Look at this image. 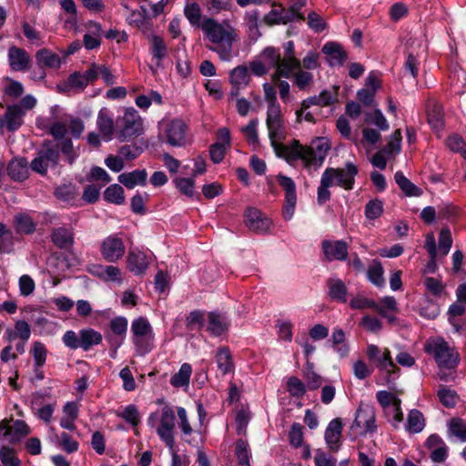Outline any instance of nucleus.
Returning <instances> with one entry per match:
<instances>
[{
    "instance_id": "obj_56",
    "label": "nucleus",
    "mask_w": 466,
    "mask_h": 466,
    "mask_svg": "<svg viewBox=\"0 0 466 466\" xmlns=\"http://www.w3.org/2000/svg\"><path fill=\"white\" fill-rule=\"evenodd\" d=\"M249 76L246 66H238L230 72L231 85L246 86L248 83Z\"/></svg>"
},
{
    "instance_id": "obj_55",
    "label": "nucleus",
    "mask_w": 466,
    "mask_h": 466,
    "mask_svg": "<svg viewBox=\"0 0 466 466\" xmlns=\"http://www.w3.org/2000/svg\"><path fill=\"white\" fill-rule=\"evenodd\" d=\"M176 187L188 198L195 197V180L190 177H177L174 179Z\"/></svg>"
},
{
    "instance_id": "obj_30",
    "label": "nucleus",
    "mask_w": 466,
    "mask_h": 466,
    "mask_svg": "<svg viewBox=\"0 0 466 466\" xmlns=\"http://www.w3.org/2000/svg\"><path fill=\"white\" fill-rule=\"evenodd\" d=\"M52 242L61 249H68L74 244V235L66 228H54L51 233Z\"/></svg>"
},
{
    "instance_id": "obj_34",
    "label": "nucleus",
    "mask_w": 466,
    "mask_h": 466,
    "mask_svg": "<svg viewBox=\"0 0 466 466\" xmlns=\"http://www.w3.org/2000/svg\"><path fill=\"white\" fill-rule=\"evenodd\" d=\"M218 370L223 374H228L234 370L232 355L228 347H220L215 355Z\"/></svg>"
},
{
    "instance_id": "obj_26",
    "label": "nucleus",
    "mask_w": 466,
    "mask_h": 466,
    "mask_svg": "<svg viewBox=\"0 0 466 466\" xmlns=\"http://www.w3.org/2000/svg\"><path fill=\"white\" fill-rule=\"evenodd\" d=\"M328 295L332 301L346 303L348 300V288L339 278H329L326 281Z\"/></svg>"
},
{
    "instance_id": "obj_15",
    "label": "nucleus",
    "mask_w": 466,
    "mask_h": 466,
    "mask_svg": "<svg viewBox=\"0 0 466 466\" xmlns=\"http://www.w3.org/2000/svg\"><path fill=\"white\" fill-rule=\"evenodd\" d=\"M245 224L252 231L264 234L267 233L272 221L256 208H248L245 211Z\"/></svg>"
},
{
    "instance_id": "obj_46",
    "label": "nucleus",
    "mask_w": 466,
    "mask_h": 466,
    "mask_svg": "<svg viewBox=\"0 0 466 466\" xmlns=\"http://www.w3.org/2000/svg\"><path fill=\"white\" fill-rule=\"evenodd\" d=\"M184 15L192 26L201 27L202 13L198 3L187 4L184 8Z\"/></svg>"
},
{
    "instance_id": "obj_12",
    "label": "nucleus",
    "mask_w": 466,
    "mask_h": 466,
    "mask_svg": "<svg viewBox=\"0 0 466 466\" xmlns=\"http://www.w3.org/2000/svg\"><path fill=\"white\" fill-rule=\"evenodd\" d=\"M277 181L285 191V204L282 208L283 218L289 220L293 217L297 205L296 184L291 177L282 174L277 176Z\"/></svg>"
},
{
    "instance_id": "obj_47",
    "label": "nucleus",
    "mask_w": 466,
    "mask_h": 466,
    "mask_svg": "<svg viewBox=\"0 0 466 466\" xmlns=\"http://www.w3.org/2000/svg\"><path fill=\"white\" fill-rule=\"evenodd\" d=\"M205 326V312L202 310H192L186 318V327L188 330H200Z\"/></svg>"
},
{
    "instance_id": "obj_14",
    "label": "nucleus",
    "mask_w": 466,
    "mask_h": 466,
    "mask_svg": "<svg viewBox=\"0 0 466 466\" xmlns=\"http://www.w3.org/2000/svg\"><path fill=\"white\" fill-rule=\"evenodd\" d=\"M35 60L39 69L33 77L39 80L46 77L45 68H59L61 65L59 56L47 48L39 49L35 53Z\"/></svg>"
},
{
    "instance_id": "obj_16",
    "label": "nucleus",
    "mask_w": 466,
    "mask_h": 466,
    "mask_svg": "<svg viewBox=\"0 0 466 466\" xmlns=\"http://www.w3.org/2000/svg\"><path fill=\"white\" fill-rule=\"evenodd\" d=\"M7 60L11 70L15 72H25L29 70L31 57L24 48L12 46L8 49Z\"/></svg>"
},
{
    "instance_id": "obj_48",
    "label": "nucleus",
    "mask_w": 466,
    "mask_h": 466,
    "mask_svg": "<svg viewBox=\"0 0 466 466\" xmlns=\"http://www.w3.org/2000/svg\"><path fill=\"white\" fill-rule=\"evenodd\" d=\"M116 414L117 417L129 423L133 428H136L140 422V415L138 410L134 404L126 406L123 410L116 411Z\"/></svg>"
},
{
    "instance_id": "obj_1",
    "label": "nucleus",
    "mask_w": 466,
    "mask_h": 466,
    "mask_svg": "<svg viewBox=\"0 0 466 466\" xmlns=\"http://www.w3.org/2000/svg\"><path fill=\"white\" fill-rule=\"evenodd\" d=\"M266 124L276 154L289 165L295 166L301 161L303 168L309 172L317 171L323 165L331 147L328 137H317L309 146H304L297 139L286 145L280 143L286 136L280 105L268 106Z\"/></svg>"
},
{
    "instance_id": "obj_21",
    "label": "nucleus",
    "mask_w": 466,
    "mask_h": 466,
    "mask_svg": "<svg viewBox=\"0 0 466 466\" xmlns=\"http://www.w3.org/2000/svg\"><path fill=\"white\" fill-rule=\"evenodd\" d=\"M96 127L104 140L110 141L113 139L116 123L111 111L107 107H102L99 110L96 117Z\"/></svg>"
},
{
    "instance_id": "obj_54",
    "label": "nucleus",
    "mask_w": 466,
    "mask_h": 466,
    "mask_svg": "<svg viewBox=\"0 0 466 466\" xmlns=\"http://www.w3.org/2000/svg\"><path fill=\"white\" fill-rule=\"evenodd\" d=\"M287 390L289 393L295 398H301L307 391L306 385L295 376L288 379Z\"/></svg>"
},
{
    "instance_id": "obj_59",
    "label": "nucleus",
    "mask_w": 466,
    "mask_h": 466,
    "mask_svg": "<svg viewBox=\"0 0 466 466\" xmlns=\"http://www.w3.org/2000/svg\"><path fill=\"white\" fill-rule=\"evenodd\" d=\"M452 246V238L448 227L441 229L439 234V250L443 256H446Z\"/></svg>"
},
{
    "instance_id": "obj_39",
    "label": "nucleus",
    "mask_w": 466,
    "mask_h": 466,
    "mask_svg": "<svg viewBox=\"0 0 466 466\" xmlns=\"http://www.w3.org/2000/svg\"><path fill=\"white\" fill-rule=\"evenodd\" d=\"M54 195L60 201L73 203L77 197V189L73 183L62 184L56 187Z\"/></svg>"
},
{
    "instance_id": "obj_42",
    "label": "nucleus",
    "mask_w": 466,
    "mask_h": 466,
    "mask_svg": "<svg viewBox=\"0 0 466 466\" xmlns=\"http://www.w3.org/2000/svg\"><path fill=\"white\" fill-rule=\"evenodd\" d=\"M424 427L425 420L422 413L416 409L411 410L408 414L406 430L410 433H419Z\"/></svg>"
},
{
    "instance_id": "obj_29",
    "label": "nucleus",
    "mask_w": 466,
    "mask_h": 466,
    "mask_svg": "<svg viewBox=\"0 0 466 466\" xmlns=\"http://www.w3.org/2000/svg\"><path fill=\"white\" fill-rule=\"evenodd\" d=\"M7 174L13 180H25L29 176L27 160L25 157L11 160L7 167Z\"/></svg>"
},
{
    "instance_id": "obj_37",
    "label": "nucleus",
    "mask_w": 466,
    "mask_h": 466,
    "mask_svg": "<svg viewBox=\"0 0 466 466\" xmlns=\"http://www.w3.org/2000/svg\"><path fill=\"white\" fill-rule=\"evenodd\" d=\"M15 230L18 234L31 235L35 231L36 225L27 214H17L14 218Z\"/></svg>"
},
{
    "instance_id": "obj_23",
    "label": "nucleus",
    "mask_w": 466,
    "mask_h": 466,
    "mask_svg": "<svg viewBox=\"0 0 466 466\" xmlns=\"http://www.w3.org/2000/svg\"><path fill=\"white\" fill-rule=\"evenodd\" d=\"M127 264L130 272L136 276H140L145 274L149 260L144 252L137 249H131L127 258Z\"/></svg>"
},
{
    "instance_id": "obj_63",
    "label": "nucleus",
    "mask_w": 466,
    "mask_h": 466,
    "mask_svg": "<svg viewBox=\"0 0 466 466\" xmlns=\"http://www.w3.org/2000/svg\"><path fill=\"white\" fill-rule=\"evenodd\" d=\"M32 352L35 368L39 369L43 367L46 363L47 354L46 346L40 341H35L33 345Z\"/></svg>"
},
{
    "instance_id": "obj_53",
    "label": "nucleus",
    "mask_w": 466,
    "mask_h": 466,
    "mask_svg": "<svg viewBox=\"0 0 466 466\" xmlns=\"http://www.w3.org/2000/svg\"><path fill=\"white\" fill-rule=\"evenodd\" d=\"M376 399L387 417H390V408L395 404V400H400L393 393L387 390L378 391L376 393Z\"/></svg>"
},
{
    "instance_id": "obj_43",
    "label": "nucleus",
    "mask_w": 466,
    "mask_h": 466,
    "mask_svg": "<svg viewBox=\"0 0 466 466\" xmlns=\"http://www.w3.org/2000/svg\"><path fill=\"white\" fill-rule=\"evenodd\" d=\"M130 331L131 337L150 336V334H154L151 324L144 317L137 318L132 321Z\"/></svg>"
},
{
    "instance_id": "obj_40",
    "label": "nucleus",
    "mask_w": 466,
    "mask_h": 466,
    "mask_svg": "<svg viewBox=\"0 0 466 466\" xmlns=\"http://www.w3.org/2000/svg\"><path fill=\"white\" fill-rule=\"evenodd\" d=\"M383 274L384 269L381 263L379 260L374 259L367 270L368 279L376 287L382 288L385 285Z\"/></svg>"
},
{
    "instance_id": "obj_31",
    "label": "nucleus",
    "mask_w": 466,
    "mask_h": 466,
    "mask_svg": "<svg viewBox=\"0 0 466 466\" xmlns=\"http://www.w3.org/2000/svg\"><path fill=\"white\" fill-rule=\"evenodd\" d=\"M374 362L378 369L387 373L388 383L392 380V375L400 370L399 367L393 362L390 351L388 349H385Z\"/></svg>"
},
{
    "instance_id": "obj_9",
    "label": "nucleus",
    "mask_w": 466,
    "mask_h": 466,
    "mask_svg": "<svg viewBox=\"0 0 466 466\" xmlns=\"http://www.w3.org/2000/svg\"><path fill=\"white\" fill-rule=\"evenodd\" d=\"M159 420V425L157 428V433L170 450H174V430L176 421L174 409L170 406L163 407Z\"/></svg>"
},
{
    "instance_id": "obj_6",
    "label": "nucleus",
    "mask_w": 466,
    "mask_h": 466,
    "mask_svg": "<svg viewBox=\"0 0 466 466\" xmlns=\"http://www.w3.org/2000/svg\"><path fill=\"white\" fill-rule=\"evenodd\" d=\"M102 340V334L92 328L82 329L78 333L74 330H66L62 337L64 345L72 350L82 349L84 351H88L93 347L99 345Z\"/></svg>"
},
{
    "instance_id": "obj_8",
    "label": "nucleus",
    "mask_w": 466,
    "mask_h": 466,
    "mask_svg": "<svg viewBox=\"0 0 466 466\" xmlns=\"http://www.w3.org/2000/svg\"><path fill=\"white\" fill-rule=\"evenodd\" d=\"M160 137L175 147H185L187 143L188 127L180 118L163 122L160 126Z\"/></svg>"
},
{
    "instance_id": "obj_27",
    "label": "nucleus",
    "mask_w": 466,
    "mask_h": 466,
    "mask_svg": "<svg viewBox=\"0 0 466 466\" xmlns=\"http://www.w3.org/2000/svg\"><path fill=\"white\" fill-rule=\"evenodd\" d=\"M149 41V51L154 60H156V66H161L162 60L168 55L167 46L163 37L157 35H152L148 37Z\"/></svg>"
},
{
    "instance_id": "obj_20",
    "label": "nucleus",
    "mask_w": 466,
    "mask_h": 466,
    "mask_svg": "<svg viewBox=\"0 0 466 466\" xmlns=\"http://www.w3.org/2000/svg\"><path fill=\"white\" fill-rule=\"evenodd\" d=\"M4 431V436L8 437V441L11 443L20 441L23 437L30 432L28 425L21 420H15L12 426L8 424V421L2 420L0 422V431Z\"/></svg>"
},
{
    "instance_id": "obj_28",
    "label": "nucleus",
    "mask_w": 466,
    "mask_h": 466,
    "mask_svg": "<svg viewBox=\"0 0 466 466\" xmlns=\"http://www.w3.org/2000/svg\"><path fill=\"white\" fill-rule=\"evenodd\" d=\"M24 111L19 105H11L6 107L4 121L8 131H16L23 124Z\"/></svg>"
},
{
    "instance_id": "obj_49",
    "label": "nucleus",
    "mask_w": 466,
    "mask_h": 466,
    "mask_svg": "<svg viewBox=\"0 0 466 466\" xmlns=\"http://www.w3.org/2000/svg\"><path fill=\"white\" fill-rule=\"evenodd\" d=\"M258 19L259 12L258 10L247 12L245 15V22L248 34L254 39H258L261 35L258 29Z\"/></svg>"
},
{
    "instance_id": "obj_60",
    "label": "nucleus",
    "mask_w": 466,
    "mask_h": 466,
    "mask_svg": "<svg viewBox=\"0 0 466 466\" xmlns=\"http://www.w3.org/2000/svg\"><path fill=\"white\" fill-rule=\"evenodd\" d=\"M383 204L380 199L370 200L365 206V216L368 219L374 220L381 216Z\"/></svg>"
},
{
    "instance_id": "obj_32",
    "label": "nucleus",
    "mask_w": 466,
    "mask_h": 466,
    "mask_svg": "<svg viewBox=\"0 0 466 466\" xmlns=\"http://www.w3.org/2000/svg\"><path fill=\"white\" fill-rule=\"evenodd\" d=\"M147 174L146 170L136 169L132 172L123 173L118 176V181L127 188H133L137 185H145Z\"/></svg>"
},
{
    "instance_id": "obj_4",
    "label": "nucleus",
    "mask_w": 466,
    "mask_h": 466,
    "mask_svg": "<svg viewBox=\"0 0 466 466\" xmlns=\"http://www.w3.org/2000/svg\"><path fill=\"white\" fill-rule=\"evenodd\" d=\"M359 173L358 167L352 162H347L344 168L327 167L321 175L320 183L317 189V202L323 206L330 200L329 188L337 186L345 190H352L355 184V177Z\"/></svg>"
},
{
    "instance_id": "obj_25",
    "label": "nucleus",
    "mask_w": 466,
    "mask_h": 466,
    "mask_svg": "<svg viewBox=\"0 0 466 466\" xmlns=\"http://www.w3.org/2000/svg\"><path fill=\"white\" fill-rule=\"evenodd\" d=\"M342 422L339 418L333 419L325 431V441L332 451H338L340 447Z\"/></svg>"
},
{
    "instance_id": "obj_11",
    "label": "nucleus",
    "mask_w": 466,
    "mask_h": 466,
    "mask_svg": "<svg viewBox=\"0 0 466 466\" xmlns=\"http://www.w3.org/2000/svg\"><path fill=\"white\" fill-rule=\"evenodd\" d=\"M125 253L126 246L117 234L109 235L102 240L100 254L106 261L115 263L121 259Z\"/></svg>"
},
{
    "instance_id": "obj_17",
    "label": "nucleus",
    "mask_w": 466,
    "mask_h": 466,
    "mask_svg": "<svg viewBox=\"0 0 466 466\" xmlns=\"http://www.w3.org/2000/svg\"><path fill=\"white\" fill-rule=\"evenodd\" d=\"M321 248L328 261H344L348 258L349 245L343 240L325 239L321 242Z\"/></svg>"
},
{
    "instance_id": "obj_33",
    "label": "nucleus",
    "mask_w": 466,
    "mask_h": 466,
    "mask_svg": "<svg viewBox=\"0 0 466 466\" xmlns=\"http://www.w3.org/2000/svg\"><path fill=\"white\" fill-rule=\"evenodd\" d=\"M87 86L86 81L82 76L81 72H74L70 74L63 85H58L57 88L60 92H68L74 90L82 92Z\"/></svg>"
},
{
    "instance_id": "obj_64",
    "label": "nucleus",
    "mask_w": 466,
    "mask_h": 466,
    "mask_svg": "<svg viewBox=\"0 0 466 466\" xmlns=\"http://www.w3.org/2000/svg\"><path fill=\"white\" fill-rule=\"evenodd\" d=\"M0 460L4 466H21L19 459L12 448L3 446L0 450Z\"/></svg>"
},
{
    "instance_id": "obj_51",
    "label": "nucleus",
    "mask_w": 466,
    "mask_h": 466,
    "mask_svg": "<svg viewBox=\"0 0 466 466\" xmlns=\"http://www.w3.org/2000/svg\"><path fill=\"white\" fill-rule=\"evenodd\" d=\"M104 198L110 203L121 205L125 201L124 189L121 186L113 184L105 190Z\"/></svg>"
},
{
    "instance_id": "obj_45",
    "label": "nucleus",
    "mask_w": 466,
    "mask_h": 466,
    "mask_svg": "<svg viewBox=\"0 0 466 466\" xmlns=\"http://www.w3.org/2000/svg\"><path fill=\"white\" fill-rule=\"evenodd\" d=\"M304 379L306 380V387L309 390L319 389L322 383V378L314 370V364L307 361L304 370Z\"/></svg>"
},
{
    "instance_id": "obj_13",
    "label": "nucleus",
    "mask_w": 466,
    "mask_h": 466,
    "mask_svg": "<svg viewBox=\"0 0 466 466\" xmlns=\"http://www.w3.org/2000/svg\"><path fill=\"white\" fill-rule=\"evenodd\" d=\"M59 152L56 147H46L38 151L30 167L33 171L46 175L48 167H55L58 164Z\"/></svg>"
},
{
    "instance_id": "obj_38",
    "label": "nucleus",
    "mask_w": 466,
    "mask_h": 466,
    "mask_svg": "<svg viewBox=\"0 0 466 466\" xmlns=\"http://www.w3.org/2000/svg\"><path fill=\"white\" fill-rule=\"evenodd\" d=\"M449 437H455L461 441H466V421L459 417L451 418L447 423Z\"/></svg>"
},
{
    "instance_id": "obj_18",
    "label": "nucleus",
    "mask_w": 466,
    "mask_h": 466,
    "mask_svg": "<svg viewBox=\"0 0 466 466\" xmlns=\"http://www.w3.org/2000/svg\"><path fill=\"white\" fill-rule=\"evenodd\" d=\"M128 321L123 316H118L110 320L109 328L113 336H109L108 341L111 348L116 350L124 342L127 331Z\"/></svg>"
},
{
    "instance_id": "obj_24",
    "label": "nucleus",
    "mask_w": 466,
    "mask_h": 466,
    "mask_svg": "<svg viewBox=\"0 0 466 466\" xmlns=\"http://www.w3.org/2000/svg\"><path fill=\"white\" fill-rule=\"evenodd\" d=\"M426 115L429 125L435 130L444 127V112L442 106L435 100L429 99L426 103Z\"/></svg>"
},
{
    "instance_id": "obj_61",
    "label": "nucleus",
    "mask_w": 466,
    "mask_h": 466,
    "mask_svg": "<svg viewBox=\"0 0 466 466\" xmlns=\"http://www.w3.org/2000/svg\"><path fill=\"white\" fill-rule=\"evenodd\" d=\"M423 285L425 286L426 290L435 297L441 296L445 289L441 280L433 277L424 278Z\"/></svg>"
},
{
    "instance_id": "obj_44",
    "label": "nucleus",
    "mask_w": 466,
    "mask_h": 466,
    "mask_svg": "<svg viewBox=\"0 0 466 466\" xmlns=\"http://www.w3.org/2000/svg\"><path fill=\"white\" fill-rule=\"evenodd\" d=\"M131 339L138 355H146L154 349L155 333L150 336L131 337Z\"/></svg>"
},
{
    "instance_id": "obj_2",
    "label": "nucleus",
    "mask_w": 466,
    "mask_h": 466,
    "mask_svg": "<svg viewBox=\"0 0 466 466\" xmlns=\"http://www.w3.org/2000/svg\"><path fill=\"white\" fill-rule=\"evenodd\" d=\"M281 48L282 52L273 46H268L263 50V56L269 66L276 69L277 78L283 76L285 79H292L299 90H306L313 83V74L301 69V61L296 56L295 44L292 40L285 42Z\"/></svg>"
},
{
    "instance_id": "obj_35",
    "label": "nucleus",
    "mask_w": 466,
    "mask_h": 466,
    "mask_svg": "<svg viewBox=\"0 0 466 466\" xmlns=\"http://www.w3.org/2000/svg\"><path fill=\"white\" fill-rule=\"evenodd\" d=\"M394 179L396 184L407 197H420L422 195V189L407 178L403 172L397 171L394 175Z\"/></svg>"
},
{
    "instance_id": "obj_36",
    "label": "nucleus",
    "mask_w": 466,
    "mask_h": 466,
    "mask_svg": "<svg viewBox=\"0 0 466 466\" xmlns=\"http://www.w3.org/2000/svg\"><path fill=\"white\" fill-rule=\"evenodd\" d=\"M192 374V367L189 363H183L179 370L170 378V384L174 388L188 387L190 377Z\"/></svg>"
},
{
    "instance_id": "obj_7",
    "label": "nucleus",
    "mask_w": 466,
    "mask_h": 466,
    "mask_svg": "<svg viewBox=\"0 0 466 466\" xmlns=\"http://www.w3.org/2000/svg\"><path fill=\"white\" fill-rule=\"evenodd\" d=\"M116 138L126 141L133 137H139L144 133L143 119L138 112L130 107L127 108L124 115L116 120Z\"/></svg>"
},
{
    "instance_id": "obj_62",
    "label": "nucleus",
    "mask_w": 466,
    "mask_h": 466,
    "mask_svg": "<svg viewBox=\"0 0 466 466\" xmlns=\"http://www.w3.org/2000/svg\"><path fill=\"white\" fill-rule=\"evenodd\" d=\"M289 440L291 446L299 448L303 444V426L299 422H294L289 432Z\"/></svg>"
},
{
    "instance_id": "obj_3",
    "label": "nucleus",
    "mask_w": 466,
    "mask_h": 466,
    "mask_svg": "<svg viewBox=\"0 0 466 466\" xmlns=\"http://www.w3.org/2000/svg\"><path fill=\"white\" fill-rule=\"evenodd\" d=\"M201 29L214 45L209 49L217 53L222 61H230L233 57V43L238 40L236 29L228 23H218L211 17L203 19Z\"/></svg>"
},
{
    "instance_id": "obj_41",
    "label": "nucleus",
    "mask_w": 466,
    "mask_h": 466,
    "mask_svg": "<svg viewBox=\"0 0 466 466\" xmlns=\"http://www.w3.org/2000/svg\"><path fill=\"white\" fill-rule=\"evenodd\" d=\"M6 335L9 340L19 338L24 342H26L30 338L31 329L26 321L17 320L15 324V329H7Z\"/></svg>"
},
{
    "instance_id": "obj_5",
    "label": "nucleus",
    "mask_w": 466,
    "mask_h": 466,
    "mask_svg": "<svg viewBox=\"0 0 466 466\" xmlns=\"http://www.w3.org/2000/svg\"><path fill=\"white\" fill-rule=\"evenodd\" d=\"M423 350L425 353L433 358L441 369L455 370L460 363V353L443 338L429 339L425 342Z\"/></svg>"
},
{
    "instance_id": "obj_10",
    "label": "nucleus",
    "mask_w": 466,
    "mask_h": 466,
    "mask_svg": "<svg viewBox=\"0 0 466 466\" xmlns=\"http://www.w3.org/2000/svg\"><path fill=\"white\" fill-rule=\"evenodd\" d=\"M351 430H358V434L366 435L377 431L375 410L370 405H360L356 412Z\"/></svg>"
},
{
    "instance_id": "obj_52",
    "label": "nucleus",
    "mask_w": 466,
    "mask_h": 466,
    "mask_svg": "<svg viewBox=\"0 0 466 466\" xmlns=\"http://www.w3.org/2000/svg\"><path fill=\"white\" fill-rule=\"evenodd\" d=\"M437 396L440 402L448 409L454 408L459 400L456 391L448 388L440 389L437 392Z\"/></svg>"
},
{
    "instance_id": "obj_19",
    "label": "nucleus",
    "mask_w": 466,
    "mask_h": 466,
    "mask_svg": "<svg viewBox=\"0 0 466 466\" xmlns=\"http://www.w3.org/2000/svg\"><path fill=\"white\" fill-rule=\"evenodd\" d=\"M229 326L230 320L225 314L218 311H210L208 313L206 330L209 332L211 336H221L228 330Z\"/></svg>"
},
{
    "instance_id": "obj_22",
    "label": "nucleus",
    "mask_w": 466,
    "mask_h": 466,
    "mask_svg": "<svg viewBox=\"0 0 466 466\" xmlns=\"http://www.w3.org/2000/svg\"><path fill=\"white\" fill-rule=\"evenodd\" d=\"M322 53L326 55L328 63L331 66H340L348 59V53L343 46L337 42H328L322 47Z\"/></svg>"
},
{
    "instance_id": "obj_57",
    "label": "nucleus",
    "mask_w": 466,
    "mask_h": 466,
    "mask_svg": "<svg viewBox=\"0 0 466 466\" xmlns=\"http://www.w3.org/2000/svg\"><path fill=\"white\" fill-rule=\"evenodd\" d=\"M249 451L248 443L239 439L236 442V457L240 466H249Z\"/></svg>"
},
{
    "instance_id": "obj_50",
    "label": "nucleus",
    "mask_w": 466,
    "mask_h": 466,
    "mask_svg": "<svg viewBox=\"0 0 466 466\" xmlns=\"http://www.w3.org/2000/svg\"><path fill=\"white\" fill-rule=\"evenodd\" d=\"M401 140L402 135L400 129H396L390 137V140L382 148V152H384L387 156H392L394 154H399L401 149Z\"/></svg>"
},
{
    "instance_id": "obj_58",
    "label": "nucleus",
    "mask_w": 466,
    "mask_h": 466,
    "mask_svg": "<svg viewBox=\"0 0 466 466\" xmlns=\"http://www.w3.org/2000/svg\"><path fill=\"white\" fill-rule=\"evenodd\" d=\"M446 145L451 151L460 153L466 159V143L461 136L457 134L449 136Z\"/></svg>"
}]
</instances>
